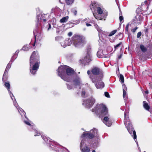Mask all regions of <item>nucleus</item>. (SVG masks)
<instances>
[{
  "mask_svg": "<svg viewBox=\"0 0 152 152\" xmlns=\"http://www.w3.org/2000/svg\"><path fill=\"white\" fill-rule=\"evenodd\" d=\"M86 93L85 91H83L81 94V96L83 97H85L86 96Z\"/></svg>",
  "mask_w": 152,
  "mask_h": 152,
  "instance_id": "41",
  "label": "nucleus"
},
{
  "mask_svg": "<svg viewBox=\"0 0 152 152\" xmlns=\"http://www.w3.org/2000/svg\"><path fill=\"white\" fill-rule=\"evenodd\" d=\"M102 80V79L99 80L95 82H93L94 83L97 89H102L104 86V83L101 81Z\"/></svg>",
  "mask_w": 152,
  "mask_h": 152,
  "instance_id": "16",
  "label": "nucleus"
},
{
  "mask_svg": "<svg viewBox=\"0 0 152 152\" xmlns=\"http://www.w3.org/2000/svg\"><path fill=\"white\" fill-rule=\"evenodd\" d=\"M81 84V81L80 79L78 77H76L73 80V84L69 85L66 84L67 88L69 90L73 89L76 88L77 86H79Z\"/></svg>",
  "mask_w": 152,
  "mask_h": 152,
  "instance_id": "9",
  "label": "nucleus"
},
{
  "mask_svg": "<svg viewBox=\"0 0 152 152\" xmlns=\"http://www.w3.org/2000/svg\"><path fill=\"white\" fill-rule=\"evenodd\" d=\"M129 23L127 24V25H126V28H125V29L126 31L128 32V27H129Z\"/></svg>",
  "mask_w": 152,
  "mask_h": 152,
  "instance_id": "44",
  "label": "nucleus"
},
{
  "mask_svg": "<svg viewBox=\"0 0 152 152\" xmlns=\"http://www.w3.org/2000/svg\"><path fill=\"white\" fill-rule=\"evenodd\" d=\"M145 93L146 94H148V91H145Z\"/></svg>",
  "mask_w": 152,
  "mask_h": 152,
  "instance_id": "53",
  "label": "nucleus"
},
{
  "mask_svg": "<svg viewBox=\"0 0 152 152\" xmlns=\"http://www.w3.org/2000/svg\"><path fill=\"white\" fill-rule=\"evenodd\" d=\"M143 106L144 108L146 110H148L150 109V106L145 101L143 102Z\"/></svg>",
  "mask_w": 152,
  "mask_h": 152,
  "instance_id": "24",
  "label": "nucleus"
},
{
  "mask_svg": "<svg viewBox=\"0 0 152 152\" xmlns=\"http://www.w3.org/2000/svg\"><path fill=\"white\" fill-rule=\"evenodd\" d=\"M93 112L95 111L100 116H105L103 121V123L107 126H110L112 124L111 119L108 114V110L106 106L103 104L97 105Z\"/></svg>",
  "mask_w": 152,
  "mask_h": 152,
  "instance_id": "2",
  "label": "nucleus"
},
{
  "mask_svg": "<svg viewBox=\"0 0 152 152\" xmlns=\"http://www.w3.org/2000/svg\"><path fill=\"white\" fill-rule=\"evenodd\" d=\"M58 75L64 80L70 82L74 74L75 71L72 68L65 65L61 66L58 69Z\"/></svg>",
  "mask_w": 152,
  "mask_h": 152,
  "instance_id": "3",
  "label": "nucleus"
},
{
  "mask_svg": "<svg viewBox=\"0 0 152 152\" xmlns=\"http://www.w3.org/2000/svg\"><path fill=\"white\" fill-rule=\"evenodd\" d=\"M59 1L61 3V2L60 0H59Z\"/></svg>",
  "mask_w": 152,
  "mask_h": 152,
  "instance_id": "58",
  "label": "nucleus"
},
{
  "mask_svg": "<svg viewBox=\"0 0 152 152\" xmlns=\"http://www.w3.org/2000/svg\"><path fill=\"white\" fill-rule=\"evenodd\" d=\"M97 13L100 15L102 14L103 13V10L99 6L97 9Z\"/></svg>",
  "mask_w": 152,
  "mask_h": 152,
  "instance_id": "31",
  "label": "nucleus"
},
{
  "mask_svg": "<svg viewBox=\"0 0 152 152\" xmlns=\"http://www.w3.org/2000/svg\"><path fill=\"white\" fill-rule=\"evenodd\" d=\"M123 97L125 102H126V101H127V96L126 95V91L127 90V88L126 86L124 85L123 86Z\"/></svg>",
  "mask_w": 152,
  "mask_h": 152,
  "instance_id": "21",
  "label": "nucleus"
},
{
  "mask_svg": "<svg viewBox=\"0 0 152 152\" xmlns=\"http://www.w3.org/2000/svg\"><path fill=\"white\" fill-rule=\"evenodd\" d=\"M72 32H70L68 33V35L69 36H71L72 35Z\"/></svg>",
  "mask_w": 152,
  "mask_h": 152,
  "instance_id": "50",
  "label": "nucleus"
},
{
  "mask_svg": "<svg viewBox=\"0 0 152 152\" xmlns=\"http://www.w3.org/2000/svg\"><path fill=\"white\" fill-rule=\"evenodd\" d=\"M53 9H52V11H53Z\"/></svg>",
  "mask_w": 152,
  "mask_h": 152,
  "instance_id": "61",
  "label": "nucleus"
},
{
  "mask_svg": "<svg viewBox=\"0 0 152 152\" xmlns=\"http://www.w3.org/2000/svg\"><path fill=\"white\" fill-rule=\"evenodd\" d=\"M100 5L97 2H93L90 5V8L91 10L93 11L95 10Z\"/></svg>",
  "mask_w": 152,
  "mask_h": 152,
  "instance_id": "19",
  "label": "nucleus"
},
{
  "mask_svg": "<svg viewBox=\"0 0 152 152\" xmlns=\"http://www.w3.org/2000/svg\"><path fill=\"white\" fill-rule=\"evenodd\" d=\"M65 1L66 3L68 5L72 4L74 1V0H65Z\"/></svg>",
  "mask_w": 152,
  "mask_h": 152,
  "instance_id": "35",
  "label": "nucleus"
},
{
  "mask_svg": "<svg viewBox=\"0 0 152 152\" xmlns=\"http://www.w3.org/2000/svg\"><path fill=\"white\" fill-rule=\"evenodd\" d=\"M122 44V42H120L118 44L116 45L115 46L114 48L115 49L117 48L120 45H121Z\"/></svg>",
  "mask_w": 152,
  "mask_h": 152,
  "instance_id": "42",
  "label": "nucleus"
},
{
  "mask_svg": "<svg viewBox=\"0 0 152 152\" xmlns=\"http://www.w3.org/2000/svg\"><path fill=\"white\" fill-rule=\"evenodd\" d=\"M90 71L92 75H90L89 78L92 82H95L97 80L102 79L104 76V72L102 69L97 66H93Z\"/></svg>",
  "mask_w": 152,
  "mask_h": 152,
  "instance_id": "5",
  "label": "nucleus"
},
{
  "mask_svg": "<svg viewBox=\"0 0 152 152\" xmlns=\"http://www.w3.org/2000/svg\"><path fill=\"white\" fill-rule=\"evenodd\" d=\"M140 152H141V151L140 150ZM143 152H146V151H144Z\"/></svg>",
  "mask_w": 152,
  "mask_h": 152,
  "instance_id": "57",
  "label": "nucleus"
},
{
  "mask_svg": "<svg viewBox=\"0 0 152 152\" xmlns=\"http://www.w3.org/2000/svg\"><path fill=\"white\" fill-rule=\"evenodd\" d=\"M145 4H147V1H145L144 2Z\"/></svg>",
  "mask_w": 152,
  "mask_h": 152,
  "instance_id": "54",
  "label": "nucleus"
},
{
  "mask_svg": "<svg viewBox=\"0 0 152 152\" xmlns=\"http://www.w3.org/2000/svg\"><path fill=\"white\" fill-rule=\"evenodd\" d=\"M81 61L82 64L87 65L92 61L91 56L86 55V56Z\"/></svg>",
  "mask_w": 152,
  "mask_h": 152,
  "instance_id": "15",
  "label": "nucleus"
},
{
  "mask_svg": "<svg viewBox=\"0 0 152 152\" xmlns=\"http://www.w3.org/2000/svg\"><path fill=\"white\" fill-rule=\"evenodd\" d=\"M93 15H94V17L96 18V19H97V20H102V18H101V17H100L99 15L97 14H95L94 13H93Z\"/></svg>",
  "mask_w": 152,
  "mask_h": 152,
  "instance_id": "32",
  "label": "nucleus"
},
{
  "mask_svg": "<svg viewBox=\"0 0 152 152\" xmlns=\"http://www.w3.org/2000/svg\"><path fill=\"white\" fill-rule=\"evenodd\" d=\"M19 52V50H17L15 52V53L13 55L10 61H11L12 62L14 60H15L17 57L18 55Z\"/></svg>",
  "mask_w": 152,
  "mask_h": 152,
  "instance_id": "23",
  "label": "nucleus"
},
{
  "mask_svg": "<svg viewBox=\"0 0 152 152\" xmlns=\"http://www.w3.org/2000/svg\"><path fill=\"white\" fill-rule=\"evenodd\" d=\"M8 73V72H4L2 78V80L3 82H5L7 80Z\"/></svg>",
  "mask_w": 152,
  "mask_h": 152,
  "instance_id": "29",
  "label": "nucleus"
},
{
  "mask_svg": "<svg viewBox=\"0 0 152 152\" xmlns=\"http://www.w3.org/2000/svg\"><path fill=\"white\" fill-rule=\"evenodd\" d=\"M24 123L26 125L29 126L30 127L28 128L29 129H31L33 130V131L34 132V136H39V135H41L42 138L43 139L42 137V136H45L43 135L42 134L40 133H38V131L36 129H35V126L33 125L32 124H31V121H30L29 120L28 121H24ZM45 137H47L46 136Z\"/></svg>",
  "mask_w": 152,
  "mask_h": 152,
  "instance_id": "11",
  "label": "nucleus"
},
{
  "mask_svg": "<svg viewBox=\"0 0 152 152\" xmlns=\"http://www.w3.org/2000/svg\"><path fill=\"white\" fill-rule=\"evenodd\" d=\"M86 24L87 26H91V25L89 23H86Z\"/></svg>",
  "mask_w": 152,
  "mask_h": 152,
  "instance_id": "51",
  "label": "nucleus"
},
{
  "mask_svg": "<svg viewBox=\"0 0 152 152\" xmlns=\"http://www.w3.org/2000/svg\"><path fill=\"white\" fill-rule=\"evenodd\" d=\"M140 48L141 50L143 53L146 52L147 50V48L143 45H140Z\"/></svg>",
  "mask_w": 152,
  "mask_h": 152,
  "instance_id": "26",
  "label": "nucleus"
},
{
  "mask_svg": "<svg viewBox=\"0 0 152 152\" xmlns=\"http://www.w3.org/2000/svg\"><path fill=\"white\" fill-rule=\"evenodd\" d=\"M105 96L107 98H110V96L109 93L107 92H104Z\"/></svg>",
  "mask_w": 152,
  "mask_h": 152,
  "instance_id": "40",
  "label": "nucleus"
},
{
  "mask_svg": "<svg viewBox=\"0 0 152 152\" xmlns=\"http://www.w3.org/2000/svg\"><path fill=\"white\" fill-rule=\"evenodd\" d=\"M80 20V19L77 20H72L70 21V23H72L74 25V24L76 25L79 23Z\"/></svg>",
  "mask_w": 152,
  "mask_h": 152,
  "instance_id": "33",
  "label": "nucleus"
},
{
  "mask_svg": "<svg viewBox=\"0 0 152 152\" xmlns=\"http://www.w3.org/2000/svg\"><path fill=\"white\" fill-rule=\"evenodd\" d=\"M115 1L117 2L118 0H115Z\"/></svg>",
  "mask_w": 152,
  "mask_h": 152,
  "instance_id": "59",
  "label": "nucleus"
},
{
  "mask_svg": "<svg viewBox=\"0 0 152 152\" xmlns=\"http://www.w3.org/2000/svg\"><path fill=\"white\" fill-rule=\"evenodd\" d=\"M48 31H49L51 28V26L50 24H48Z\"/></svg>",
  "mask_w": 152,
  "mask_h": 152,
  "instance_id": "47",
  "label": "nucleus"
},
{
  "mask_svg": "<svg viewBox=\"0 0 152 152\" xmlns=\"http://www.w3.org/2000/svg\"><path fill=\"white\" fill-rule=\"evenodd\" d=\"M119 18L120 22H121L123 19V17L122 16H120Z\"/></svg>",
  "mask_w": 152,
  "mask_h": 152,
  "instance_id": "48",
  "label": "nucleus"
},
{
  "mask_svg": "<svg viewBox=\"0 0 152 152\" xmlns=\"http://www.w3.org/2000/svg\"><path fill=\"white\" fill-rule=\"evenodd\" d=\"M68 18L69 17L68 16L64 17L60 20V22L61 23H65L67 21Z\"/></svg>",
  "mask_w": 152,
  "mask_h": 152,
  "instance_id": "28",
  "label": "nucleus"
},
{
  "mask_svg": "<svg viewBox=\"0 0 152 152\" xmlns=\"http://www.w3.org/2000/svg\"><path fill=\"white\" fill-rule=\"evenodd\" d=\"M95 101V99L92 97L89 98V99L84 100L82 104L86 107L90 108L92 107Z\"/></svg>",
  "mask_w": 152,
  "mask_h": 152,
  "instance_id": "10",
  "label": "nucleus"
},
{
  "mask_svg": "<svg viewBox=\"0 0 152 152\" xmlns=\"http://www.w3.org/2000/svg\"><path fill=\"white\" fill-rule=\"evenodd\" d=\"M72 42V39L68 38L60 42V44L62 47L65 48L67 46L70 45Z\"/></svg>",
  "mask_w": 152,
  "mask_h": 152,
  "instance_id": "14",
  "label": "nucleus"
},
{
  "mask_svg": "<svg viewBox=\"0 0 152 152\" xmlns=\"http://www.w3.org/2000/svg\"><path fill=\"white\" fill-rule=\"evenodd\" d=\"M11 95L12 96V98H11L13 100L14 105L16 107V108L18 110L19 113H20V115H21L22 117L23 116V115L21 113V112H22L23 113V114L24 115L25 117L26 118V116L25 115V114H26L25 113L23 109H22L21 108H20L18 106V104L16 101V99L15 97L14 96V97L12 96V95Z\"/></svg>",
  "mask_w": 152,
  "mask_h": 152,
  "instance_id": "13",
  "label": "nucleus"
},
{
  "mask_svg": "<svg viewBox=\"0 0 152 152\" xmlns=\"http://www.w3.org/2000/svg\"><path fill=\"white\" fill-rule=\"evenodd\" d=\"M129 113V110H125L124 113V124L129 133L132 137L133 136V138L136 142V140H137V136L136 132L134 130L132 124L129 121L128 116Z\"/></svg>",
  "mask_w": 152,
  "mask_h": 152,
  "instance_id": "6",
  "label": "nucleus"
},
{
  "mask_svg": "<svg viewBox=\"0 0 152 152\" xmlns=\"http://www.w3.org/2000/svg\"><path fill=\"white\" fill-rule=\"evenodd\" d=\"M122 54H121V55H120V56L118 57V58L119 59H120V58H121V57H122Z\"/></svg>",
  "mask_w": 152,
  "mask_h": 152,
  "instance_id": "52",
  "label": "nucleus"
},
{
  "mask_svg": "<svg viewBox=\"0 0 152 152\" xmlns=\"http://www.w3.org/2000/svg\"><path fill=\"white\" fill-rule=\"evenodd\" d=\"M138 27L137 26L135 27L134 28H132L131 31L133 33L135 32L136 30L137 29Z\"/></svg>",
  "mask_w": 152,
  "mask_h": 152,
  "instance_id": "39",
  "label": "nucleus"
},
{
  "mask_svg": "<svg viewBox=\"0 0 152 152\" xmlns=\"http://www.w3.org/2000/svg\"><path fill=\"white\" fill-rule=\"evenodd\" d=\"M103 14L104 15L103 17V18H106V16L108 15L107 12H105L103 13Z\"/></svg>",
  "mask_w": 152,
  "mask_h": 152,
  "instance_id": "46",
  "label": "nucleus"
},
{
  "mask_svg": "<svg viewBox=\"0 0 152 152\" xmlns=\"http://www.w3.org/2000/svg\"><path fill=\"white\" fill-rule=\"evenodd\" d=\"M142 21V16L139 15H137L133 20L134 23L140 24Z\"/></svg>",
  "mask_w": 152,
  "mask_h": 152,
  "instance_id": "18",
  "label": "nucleus"
},
{
  "mask_svg": "<svg viewBox=\"0 0 152 152\" xmlns=\"http://www.w3.org/2000/svg\"><path fill=\"white\" fill-rule=\"evenodd\" d=\"M119 80H120V81L122 83H123L124 82V77L122 75H120Z\"/></svg>",
  "mask_w": 152,
  "mask_h": 152,
  "instance_id": "36",
  "label": "nucleus"
},
{
  "mask_svg": "<svg viewBox=\"0 0 152 152\" xmlns=\"http://www.w3.org/2000/svg\"><path fill=\"white\" fill-rule=\"evenodd\" d=\"M63 39L62 37L61 36H57L55 37V40L59 41L60 43L61 42H62Z\"/></svg>",
  "mask_w": 152,
  "mask_h": 152,
  "instance_id": "30",
  "label": "nucleus"
},
{
  "mask_svg": "<svg viewBox=\"0 0 152 152\" xmlns=\"http://www.w3.org/2000/svg\"><path fill=\"white\" fill-rule=\"evenodd\" d=\"M142 34V33L140 31L137 34V38H139L141 36Z\"/></svg>",
  "mask_w": 152,
  "mask_h": 152,
  "instance_id": "43",
  "label": "nucleus"
},
{
  "mask_svg": "<svg viewBox=\"0 0 152 152\" xmlns=\"http://www.w3.org/2000/svg\"><path fill=\"white\" fill-rule=\"evenodd\" d=\"M98 135L97 129L95 128H94L90 130V132H84L81 137L83 139L86 140L87 139H92L97 137Z\"/></svg>",
  "mask_w": 152,
  "mask_h": 152,
  "instance_id": "8",
  "label": "nucleus"
},
{
  "mask_svg": "<svg viewBox=\"0 0 152 152\" xmlns=\"http://www.w3.org/2000/svg\"><path fill=\"white\" fill-rule=\"evenodd\" d=\"M73 44L77 48L83 47L86 43L85 38L82 36L74 35L72 37Z\"/></svg>",
  "mask_w": 152,
  "mask_h": 152,
  "instance_id": "7",
  "label": "nucleus"
},
{
  "mask_svg": "<svg viewBox=\"0 0 152 152\" xmlns=\"http://www.w3.org/2000/svg\"><path fill=\"white\" fill-rule=\"evenodd\" d=\"M72 12H73V13L75 15H76L77 13V11L76 10H72Z\"/></svg>",
  "mask_w": 152,
  "mask_h": 152,
  "instance_id": "45",
  "label": "nucleus"
},
{
  "mask_svg": "<svg viewBox=\"0 0 152 152\" xmlns=\"http://www.w3.org/2000/svg\"><path fill=\"white\" fill-rule=\"evenodd\" d=\"M92 152H96V151L95 150H93Z\"/></svg>",
  "mask_w": 152,
  "mask_h": 152,
  "instance_id": "55",
  "label": "nucleus"
},
{
  "mask_svg": "<svg viewBox=\"0 0 152 152\" xmlns=\"http://www.w3.org/2000/svg\"><path fill=\"white\" fill-rule=\"evenodd\" d=\"M85 141V140L83 139L80 143V147L81 151L82 152H89L90 151V148L88 147L87 145L84 146Z\"/></svg>",
  "mask_w": 152,
  "mask_h": 152,
  "instance_id": "12",
  "label": "nucleus"
},
{
  "mask_svg": "<svg viewBox=\"0 0 152 152\" xmlns=\"http://www.w3.org/2000/svg\"><path fill=\"white\" fill-rule=\"evenodd\" d=\"M91 49L89 48H88L87 49V55H88L91 56Z\"/></svg>",
  "mask_w": 152,
  "mask_h": 152,
  "instance_id": "37",
  "label": "nucleus"
},
{
  "mask_svg": "<svg viewBox=\"0 0 152 152\" xmlns=\"http://www.w3.org/2000/svg\"><path fill=\"white\" fill-rule=\"evenodd\" d=\"M41 19H42V17H41Z\"/></svg>",
  "mask_w": 152,
  "mask_h": 152,
  "instance_id": "60",
  "label": "nucleus"
},
{
  "mask_svg": "<svg viewBox=\"0 0 152 152\" xmlns=\"http://www.w3.org/2000/svg\"><path fill=\"white\" fill-rule=\"evenodd\" d=\"M91 72V71L90 70H88L87 72V73L88 74V75H89V76H90V75H92V73L91 74L90 73Z\"/></svg>",
  "mask_w": 152,
  "mask_h": 152,
  "instance_id": "49",
  "label": "nucleus"
},
{
  "mask_svg": "<svg viewBox=\"0 0 152 152\" xmlns=\"http://www.w3.org/2000/svg\"><path fill=\"white\" fill-rule=\"evenodd\" d=\"M49 18V15L47 14H44L41 13L39 14L38 12H37V28L34 30L33 32L35 37V40L34 42L32 44V45L34 47L35 45V42L36 40H40L42 38V35L41 34V31L40 28L39 26L41 22H45L47 19Z\"/></svg>",
  "mask_w": 152,
  "mask_h": 152,
  "instance_id": "1",
  "label": "nucleus"
},
{
  "mask_svg": "<svg viewBox=\"0 0 152 152\" xmlns=\"http://www.w3.org/2000/svg\"><path fill=\"white\" fill-rule=\"evenodd\" d=\"M67 25L69 26V27H72L74 26V25L72 23H70V21L68 23H67Z\"/></svg>",
  "mask_w": 152,
  "mask_h": 152,
  "instance_id": "38",
  "label": "nucleus"
},
{
  "mask_svg": "<svg viewBox=\"0 0 152 152\" xmlns=\"http://www.w3.org/2000/svg\"><path fill=\"white\" fill-rule=\"evenodd\" d=\"M117 31V30H115L111 32L110 33H109V37H111L114 35L116 33Z\"/></svg>",
  "mask_w": 152,
  "mask_h": 152,
  "instance_id": "34",
  "label": "nucleus"
},
{
  "mask_svg": "<svg viewBox=\"0 0 152 152\" xmlns=\"http://www.w3.org/2000/svg\"><path fill=\"white\" fill-rule=\"evenodd\" d=\"M4 85L7 88L8 91L9 92V94L10 95V96L11 98H12V96L14 97V96L13 95V94H12V93L11 92V91H10V84L9 83L7 82H5L4 84Z\"/></svg>",
  "mask_w": 152,
  "mask_h": 152,
  "instance_id": "22",
  "label": "nucleus"
},
{
  "mask_svg": "<svg viewBox=\"0 0 152 152\" xmlns=\"http://www.w3.org/2000/svg\"><path fill=\"white\" fill-rule=\"evenodd\" d=\"M12 62L10 61L9 63L7 64L4 72H8L9 69L11 68V64Z\"/></svg>",
  "mask_w": 152,
  "mask_h": 152,
  "instance_id": "27",
  "label": "nucleus"
},
{
  "mask_svg": "<svg viewBox=\"0 0 152 152\" xmlns=\"http://www.w3.org/2000/svg\"><path fill=\"white\" fill-rule=\"evenodd\" d=\"M39 56L37 52L32 53L30 59V70L31 73L34 75L37 71L40 63Z\"/></svg>",
  "mask_w": 152,
  "mask_h": 152,
  "instance_id": "4",
  "label": "nucleus"
},
{
  "mask_svg": "<svg viewBox=\"0 0 152 152\" xmlns=\"http://www.w3.org/2000/svg\"><path fill=\"white\" fill-rule=\"evenodd\" d=\"M105 51H103L102 49H99L97 53V55L99 58H105V54H104Z\"/></svg>",
  "mask_w": 152,
  "mask_h": 152,
  "instance_id": "20",
  "label": "nucleus"
},
{
  "mask_svg": "<svg viewBox=\"0 0 152 152\" xmlns=\"http://www.w3.org/2000/svg\"><path fill=\"white\" fill-rule=\"evenodd\" d=\"M31 48V47L29 46V45H25L20 50H23L24 51H27L28 50Z\"/></svg>",
  "mask_w": 152,
  "mask_h": 152,
  "instance_id": "25",
  "label": "nucleus"
},
{
  "mask_svg": "<svg viewBox=\"0 0 152 152\" xmlns=\"http://www.w3.org/2000/svg\"><path fill=\"white\" fill-rule=\"evenodd\" d=\"M97 30L99 32V37L101 36L102 39H104L107 36L109 37L108 32L102 31L100 29H97Z\"/></svg>",
  "mask_w": 152,
  "mask_h": 152,
  "instance_id": "17",
  "label": "nucleus"
},
{
  "mask_svg": "<svg viewBox=\"0 0 152 152\" xmlns=\"http://www.w3.org/2000/svg\"><path fill=\"white\" fill-rule=\"evenodd\" d=\"M110 41L111 42H113V41H112V40H110Z\"/></svg>",
  "mask_w": 152,
  "mask_h": 152,
  "instance_id": "56",
  "label": "nucleus"
}]
</instances>
